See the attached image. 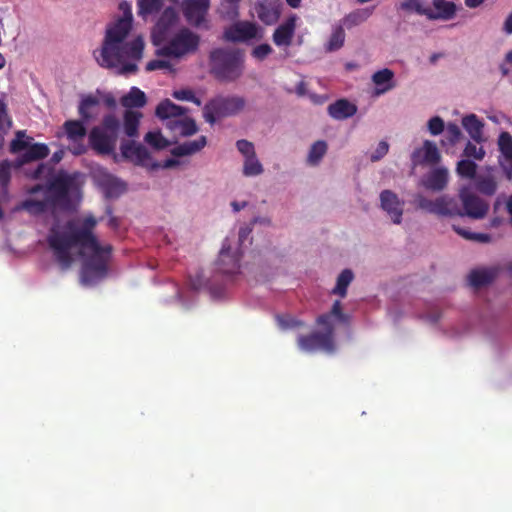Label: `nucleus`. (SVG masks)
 I'll use <instances>...</instances> for the list:
<instances>
[{"mask_svg": "<svg viewBox=\"0 0 512 512\" xmlns=\"http://www.w3.org/2000/svg\"><path fill=\"white\" fill-rule=\"evenodd\" d=\"M453 230L467 240H472L480 243H488L491 240V236L486 233H473L461 228L459 226L453 225Z\"/></svg>", "mask_w": 512, "mask_h": 512, "instance_id": "79ce46f5", "label": "nucleus"}, {"mask_svg": "<svg viewBox=\"0 0 512 512\" xmlns=\"http://www.w3.org/2000/svg\"><path fill=\"white\" fill-rule=\"evenodd\" d=\"M223 37L226 41L233 43L259 41L264 37V29L255 22L236 21L225 29Z\"/></svg>", "mask_w": 512, "mask_h": 512, "instance_id": "6e6552de", "label": "nucleus"}, {"mask_svg": "<svg viewBox=\"0 0 512 512\" xmlns=\"http://www.w3.org/2000/svg\"><path fill=\"white\" fill-rule=\"evenodd\" d=\"M97 224L94 216L83 219L81 227H75L72 221L67 223L68 232L51 230L48 236V244L53 251L55 260L62 270H67L74 262L71 249L75 246L83 250H89L92 255L87 257L81 268V281L85 285H92L102 280L108 271L111 245L101 246L93 229Z\"/></svg>", "mask_w": 512, "mask_h": 512, "instance_id": "f257e3e1", "label": "nucleus"}, {"mask_svg": "<svg viewBox=\"0 0 512 512\" xmlns=\"http://www.w3.org/2000/svg\"><path fill=\"white\" fill-rule=\"evenodd\" d=\"M272 47L267 44V43H264V44H260L258 46H256L252 52H251V55L257 59V60H264L268 55H270L272 53Z\"/></svg>", "mask_w": 512, "mask_h": 512, "instance_id": "603ef678", "label": "nucleus"}, {"mask_svg": "<svg viewBox=\"0 0 512 512\" xmlns=\"http://www.w3.org/2000/svg\"><path fill=\"white\" fill-rule=\"evenodd\" d=\"M448 183V171L445 168H436L422 179V185L431 191L439 192L445 189Z\"/></svg>", "mask_w": 512, "mask_h": 512, "instance_id": "412c9836", "label": "nucleus"}, {"mask_svg": "<svg viewBox=\"0 0 512 512\" xmlns=\"http://www.w3.org/2000/svg\"><path fill=\"white\" fill-rule=\"evenodd\" d=\"M236 147L238 151L245 157H250L252 155H255V148L252 142L241 139L236 142Z\"/></svg>", "mask_w": 512, "mask_h": 512, "instance_id": "3c124183", "label": "nucleus"}, {"mask_svg": "<svg viewBox=\"0 0 512 512\" xmlns=\"http://www.w3.org/2000/svg\"><path fill=\"white\" fill-rule=\"evenodd\" d=\"M24 137H25L24 131H18L16 133V138L13 139L10 144L11 152L17 153L22 150H27L28 146L30 145L29 141L32 140V138H28L27 140H25Z\"/></svg>", "mask_w": 512, "mask_h": 512, "instance_id": "49530a36", "label": "nucleus"}, {"mask_svg": "<svg viewBox=\"0 0 512 512\" xmlns=\"http://www.w3.org/2000/svg\"><path fill=\"white\" fill-rule=\"evenodd\" d=\"M414 204L418 209L427 211L438 216L454 217L458 214V202L448 196L438 197L436 200H430L420 193L414 195Z\"/></svg>", "mask_w": 512, "mask_h": 512, "instance_id": "1a4fd4ad", "label": "nucleus"}, {"mask_svg": "<svg viewBox=\"0 0 512 512\" xmlns=\"http://www.w3.org/2000/svg\"><path fill=\"white\" fill-rule=\"evenodd\" d=\"M327 152V143L325 141H316L310 148L307 162L310 165H318Z\"/></svg>", "mask_w": 512, "mask_h": 512, "instance_id": "e433bc0d", "label": "nucleus"}, {"mask_svg": "<svg viewBox=\"0 0 512 512\" xmlns=\"http://www.w3.org/2000/svg\"><path fill=\"white\" fill-rule=\"evenodd\" d=\"M210 7V0H184L182 4L183 15L187 22L200 27Z\"/></svg>", "mask_w": 512, "mask_h": 512, "instance_id": "2eb2a0df", "label": "nucleus"}, {"mask_svg": "<svg viewBox=\"0 0 512 512\" xmlns=\"http://www.w3.org/2000/svg\"><path fill=\"white\" fill-rule=\"evenodd\" d=\"M39 192H44V195L46 196V185L36 184L28 191L29 194H36Z\"/></svg>", "mask_w": 512, "mask_h": 512, "instance_id": "0e129e2a", "label": "nucleus"}, {"mask_svg": "<svg viewBox=\"0 0 512 512\" xmlns=\"http://www.w3.org/2000/svg\"><path fill=\"white\" fill-rule=\"evenodd\" d=\"M414 204L418 209L427 211L438 216L454 217L458 214V202L448 196L438 197L436 200H430L420 193L414 195Z\"/></svg>", "mask_w": 512, "mask_h": 512, "instance_id": "9d476101", "label": "nucleus"}, {"mask_svg": "<svg viewBox=\"0 0 512 512\" xmlns=\"http://www.w3.org/2000/svg\"><path fill=\"white\" fill-rule=\"evenodd\" d=\"M503 30L506 34H512V12L506 18Z\"/></svg>", "mask_w": 512, "mask_h": 512, "instance_id": "e2e57ef3", "label": "nucleus"}, {"mask_svg": "<svg viewBox=\"0 0 512 512\" xmlns=\"http://www.w3.org/2000/svg\"><path fill=\"white\" fill-rule=\"evenodd\" d=\"M331 314L325 313L317 317L316 323L325 328L324 332L332 331V337H334V327L331 323Z\"/></svg>", "mask_w": 512, "mask_h": 512, "instance_id": "13d9d810", "label": "nucleus"}, {"mask_svg": "<svg viewBox=\"0 0 512 512\" xmlns=\"http://www.w3.org/2000/svg\"><path fill=\"white\" fill-rule=\"evenodd\" d=\"M345 41V31L342 25L335 27L329 41L326 45V50L329 52L339 50Z\"/></svg>", "mask_w": 512, "mask_h": 512, "instance_id": "58836bf2", "label": "nucleus"}, {"mask_svg": "<svg viewBox=\"0 0 512 512\" xmlns=\"http://www.w3.org/2000/svg\"><path fill=\"white\" fill-rule=\"evenodd\" d=\"M200 44L198 34L188 28L180 29L165 45L157 50V55L180 58L197 51Z\"/></svg>", "mask_w": 512, "mask_h": 512, "instance_id": "0eeeda50", "label": "nucleus"}, {"mask_svg": "<svg viewBox=\"0 0 512 512\" xmlns=\"http://www.w3.org/2000/svg\"><path fill=\"white\" fill-rule=\"evenodd\" d=\"M424 161L429 164H436L440 161V153L436 144L428 140L424 142Z\"/></svg>", "mask_w": 512, "mask_h": 512, "instance_id": "37998d69", "label": "nucleus"}, {"mask_svg": "<svg viewBox=\"0 0 512 512\" xmlns=\"http://www.w3.org/2000/svg\"><path fill=\"white\" fill-rule=\"evenodd\" d=\"M241 255L238 251L232 252L230 241L226 238L216 262L217 269L223 274H234L239 271Z\"/></svg>", "mask_w": 512, "mask_h": 512, "instance_id": "ddd939ff", "label": "nucleus"}, {"mask_svg": "<svg viewBox=\"0 0 512 512\" xmlns=\"http://www.w3.org/2000/svg\"><path fill=\"white\" fill-rule=\"evenodd\" d=\"M119 9L123 15L107 26L102 46L94 51V56L101 67L115 69L118 75L135 74L136 62L142 59L145 44L140 36L125 42L132 29L133 16L129 3L121 2Z\"/></svg>", "mask_w": 512, "mask_h": 512, "instance_id": "f03ea898", "label": "nucleus"}, {"mask_svg": "<svg viewBox=\"0 0 512 512\" xmlns=\"http://www.w3.org/2000/svg\"><path fill=\"white\" fill-rule=\"evenodd\" d=\"M381 208L390 216L394 224H400L403 216L404 202L391 190L380 193Z\"/></svg>", "mask_w": 512, "mask_h": 512, "instance_id": "dca6fc26", "label": "nucleus"}, {"mask_svg": "<svg viewBox=\"0 0 512 512\" xmlns=\"http://www.w3.org/2000/svg\"><path fill=\"white\" fill-rule=\"evenodd\" d=\"M120 149L123 157L136 163L143 164L149 159V152L146 147L142 144H136L134 141L122 143Z\"/></svg>", "mask_w": 512, "mask_h": 512, "instance_id": "b1692460", "label": "nucleus"}, {"mask_svg": "<svg viewBox=\"0 0 512 512\" xmlns=\"http://www.w3.org/2000/svg\"><path fill=\"white\" fill-rule=\"evenodd\" d=\"M170 67V63L165 61V60H151L149 61L147 64H146V67H145V70L147 72H151V71H155V70H158V69H165V68H169Z\"/></svg>", "mask_w": 512, "mask_h": 512, "instance_id": "bf43d9fd", "label": "nucleus"}, {"mask_svg": "<svg viewBox=\"0 0 512 512\" xmlns=\"http://www.w3.org/2000/svg\"><path fill=\"white\" fill-rule=\"evenodd\" d=\"M166 128L175 135L187 137L194 135L198 131V127L194 119L184 115L179 119H172L166 122Z\"/></svg>", "mask_w": 512, "mask_h": 512, "instance_id": "6ab92c4d", "label": "nucleus"}, {"mask_svg": "<svg viewBox=\"0 0 512 512\" xmlns=\"http://www.w3.org/2000/svg\"><path fill=\"white\" fill-rule=\"evenodd\" d=\"M162 5V0H138V14L141 16H147L158 13L161 10Z\"/></svg>", "mask_w": 512, "mask_h": 512, "instance_id": "ea45409f", "label": "nucleus"}, {"mask_svg": "<svg viewBox=\"0 0 512 512\" xmlns=\"http://www.w3.org/2000/svg\"><path fill=\"white\" fill-rule=\"evenodd\" d=\"M389 150V144L386 141H380L376 150L372 153L370 159L372 162L382 159Z\"/></svg>", "mask_w": 512, "mask_h": 512, "instance_id": "4d7b16f0", "label": "nucleus"}, {"mask_svg": "<svg viewBox=\"0 0 512 512\" xmlns=\"http://www.w3.org/2000/svg\"><path fill=\"white\" fill-rule=\"evenodd\" d=\"M188 112V109L179 105H176L169 99L161 101L155 110V114L162 120L172 121V119H179Z\"/></svg>", "mask_w": 512, "mask_h": 512, "instance_id": "aec40b11", "label": "nucleus"}, {"mask_svg": "<svg viewBox=\"0 0 512 512\" xmlns=\"http://www.w3.org/2000/svg\"><path fill=\"white\" fill-rule=\"evenodd\" d=\"M49 152L48 146L44 143L29 145L27 150L17 159L15 167L19 168L29 162L42 160L49 155Z\"/></svg>", "mask_w": 512, "mask_h": 512, "instance_id": "4be33fe9", "label": "nucleus"}, {"mask_svg": "<svg viewBox=\"0 0 512 512\" xmlns=\"http://www.w3.org/2000/svg\"><path fill=\"white\" fill-rule=\"evenodd\" d=\"M297 344L305 352L322 350L327 353H333L335 351V341L331 330L328 332H313L308 335H299Z\"/></svg>", "mask_w": 512, "mask_h": 512, "instance_id": "f8f14e48", "label": "nucleus"}, {"mask_svg": "<svg viewBox=\"0 0 512 512\" xmlns=\"http://www.w3.org/2000/svg\"><path fill=\"white\" fill-rule=\"evenodd\" d=\"M462 125L467 131L469 136L476 142H481L483 139L484 124L475 114H469L462 119Z\"/></svg>", "mask_w": 512, "mask_h": 512, "instance_id": "c756f323", "label": "nucleus"}, {"mask_svg": "<svg viewBox=\"0 0 512 512\" xmlns=\"http://www.w3.org/2000/svg\"><path fill=\"white\" fill-rule=\"evenodd\" d=\"M276 320L281 329L300 328L304 323L290 315H277Z\"/></svg>", "mask_w": 512, "mask_h": 512, "instance_id": "de8ad7c7", "label": "nucleus"}, {"mask_svg": "<svg viewBox=\"0 0 512 512\" xmlns=\"http://www.w3.org/2000/svg\"><path fill=\"white\" fill-rule=\"evenodd\" d=\"M354 278L353 272L350 269H344L337 278V283L332 293L345 297L347 294V288Z\"/></svg>", "mask_w": 512, "mask_h": 512, "instance_id": "72a5a7b5", "label": "nucleus"}, {"mask_svg": "<svg viewBox=\"0 0 512 512\" xmlns=\"http://www.w3.org/2000/svg\"><path fill=\"white\" fill-rule=\"evenodd\" d=\"M394 72L388 68H384L375 72L372 81L376 85V94H383L395 87L393 83Z\"/></svg>", "mask_w": 512, "mask_h": 512, "instance_id": "bb28decb", "label": "nucleus"}, {"mask_svg": "<svg viewBox=\"0 0 512 512\" xmlns=\"http://www.w3.org/2000/svg\"><path fill=\"white\" fill-rule=\"evenodd\" d=\"M11 178V164L9 161L4 160L0 163V184L6 187Z\"/></svg>", "mask_w": 512, "mask_h": 512, "instance_id": "864d4df0", "label": "nucleus"}, {"mask_svg": "<svg viewBox=\"0 0 512 512\" xmlns=\"http://www.w3.org/2000/svg\"><path fill=\"white\" fill-rule=\"evenodd\" d=\"M298 16L291 14L273 32L272 40L278 47H289L292 44Z\"/></svg>", "mask_w": 512, "mask_h": 512, "instance_id": "f3484780", "label": "nucleus"}, {"mask_svg": "<svg viewBox=\"0 0 512 512\" xmlns=\"http://www.w3.org/2000/svg\"><path fill=\"white\" fill-rule=\"evenodd\" d=\"M221 15L226 20H236L239 17V3H227L222 5Z\"/></svg>", "mask_w": 512, "mask_h": 512, "instance_id": "8fccbe9b", "label": "nucleus"}, {"mask_svg": "<svg viewBox=\"0 0 512 512\" xmlns=\"http://www.w3.org/2000/svg\"><path fill=\"white\" fill-rule=\"evenodd\" d=\"M264 171L261 162L256 154L245 158L243 164V175L246 177L258 176Z\"/></svg>", "mask_w": 512, "mask_h": 512, "instance_id": "4c0bfd02", "label": "nucleus"}, {"mask_svg": "<svg viewBox=\"0 0 512 512\" xmlns=\"http://www.w3.org/2000/svg\"><path fill=\"white\" fill-rule=\"evenodd\" d=\"M328 114L336 120H344L352 117L357 112L356 105L349 102L347 99H339L330 104L327 108Z\"/></svg>", "mask_w": 512, "mask_h": 512, "instance_id": "393cba45", "label": "nucleus"}, {"mask_svg": "<svg viewBox=\"0 0 512 512\" xmlns=\"http://www.w3.org/2000/svg\"><path fill=\"white\" fill-rule=\"evenodd\" d=\"M207 144V139L205 136H200L199 138L191 141H186L182 144L175 146L171 150V154L175 157H182L195 154L202 150Z\"/></svg>", "mask_w": 512, "mask_h": 512, "instance_id": "a878e982", "label": "nucleus"}, {"mask_svg": "<svg viewBox=\"0 0 512 512\" xmlns=\"http://www.w3.org/2000/svg\"><path fill=\"white\" fill-rule=\"evenodd\" d=\"M477 165L471 160H461L457 164V173L466 178H474L476 175Z\"/></svg>", "mask_w": 512, "mask_h": 512, "instance_id": "a18cd8bd", "label": "nucleus"}, {"mask_svg": "<svg viewBox=\"0 0 512 512\" xmlns=\"http://www.w3.org/2000/svg\"><path fill=\"white\" fill-rule=\"evenodd\" d=\"M141 117H142V114L138 111L126 110L124 112L123 128H124V133L128 137H130V138L138 137V134H139L138 128H139Z\"/></svg>", "mask_w": 512, "mask_h": 512, "instance_id": "2f4dec72", "label": "nucleus"}, {"mask_svg": "<svg viewBox=\"0 0 512 512\" xmlns=\"http://www.w3.org/2000/svg\"><path fill=\"white\" fill-rule=\"evenodd\" d=\"M81 199L80 186L74 176L60 172L46 184V196L42 200L26 199L15 207L32 216L46 212L55 215L58 210L70 211Z\"/></svg>", "mask_w": 512, "mask_h": 512, "instance_id": "7ed1b4c3", "label": "nucleus"}, {"mask_svg": "<svg viewBox=\"0 0 512 512\" xmlns=\"http://www.w3.org/2000/svg\"><path fill=\"white\" fill-rule=\"evenodd\" d=\"M44 169H45V165L39 164L38 167L31 174V178H33V179L41 178V176L43 175Z\"/></svg>", "mask_w": 512, "mask_h": 512, "instance_id": "69168bd1", "label": "nucleus"}, {"mask_svg": "<svg viewBox=\"0 0 512 512\" xmlns=\"http://www.w3.org/2000/svg\"><path fill=\"white\" fill-rule=\"evenodd\" d=\"M462 208L458 205V214L454 216H468L472 219H482L486 216L489 206L479 196L473 193L470 188L464 187L459 192Z\"/></svg>", "mask_w": 512, "mask_h": 512, "instance_id": "9b49d317", "label": "nucleus"}, {"mask_svg": "<svg viewBox=\"0 0 512 512\" xmlns=\"http://www.w3.org/2000/svg\"><path fill=\"white\" fill-rule=\"evenodd\" d=\"M254 11L263 24L271 26L278 22L282 4L278 0H257L254 4Z\"/></svg>", "mask_w": 512, "mask_h": 512, "instance_id": "4468645a", "label": "nucleus"}, {"mask_svg": "<svg viewBox=\"0 0 512 512\" xmlns=\"http://www.w3.org/2000/svg\"><path fill=\"white\" fill-rule=\"evenodd\" d=\"M428 129L432 135H439L444 130V121L439 117H432L428 121Z\"/></svg>", "mask_w": 512, "mask_h": 512, "instance_id": "6e6d98bb", "label": "nucleus"}, {"mask_svg": "<svg viewBox=\"0 0 512 512\" xmlns=\"http://www.w3.org/2000/svg\"><path fill=\"white\" fill-rule=\"evenodd\" d=\"M172 96L179 101H189L197 106H201L202 104L201 100L195 96L194 92L191 89L175 90L172 93Z\"/></svg>", "mask_w": 512, "mask_h": 512, "instance_id": "09e8293b", "label": "nucleus"}, {"mask_svg": "<svg viewBox=\"0 0 512 512\" xmlns=\"http://www.w3.org/2000/svg\"><path fill=\"white\" fill-rule=\"evenodd\" d=\"M447 132H448V134L450 136V140L452 142L457 141L461 136V131H460L459 127L454 123H450L448 125Z\"/></svg>", "mask_w": 512, "mask_h": 512, "instance_id": "680f3d73", "label": "nucleus"}, {"mask_svg": "<svg viewBox=\"0 0 512 512\" xmlns=\"http://www.w3.org/2000/svg\"><path fill=\"white\" fill-rule=\"evenodd\" d=\"M245 106L246 100L244 97L218 95L205 104L203 117L206 122L213 125L218 119L237 115Z\"/></svg>", "mask_w": 512, "mask_h": 512, "instance_id": "423d86ee", "label": "nucleus"}, {"mask_svg": "<svg viewBox=\"0 0 512 512\" xmlns=\"http://www.w3.org/2000/svg\"><path fill=\"white\" fill-rule=\"evenodd\" d=\"M498 145L505 161L512 169V135L508 132H502L498 139Z\"/></svg>", "mask_w": 512, "mask_h": 512, "instance_id": "f704fd0d", "label": "nucleus"}, {"mask_svg": "<svg viewBox=\"0 0 512 512\" xmlns=\"http://www.w3.org/2000/svg\"><path fill=\"white\" fill-rule=\"evenodd\" d=\"M494 269H474L468 276L470 286L479 289L493 282L496 277Z\"/></svg>", "mask_w": 512, "mask_h": 512, "instance_id": "cd10ccee", "label": "nucleus"}, {"mask_svg": "<svg viewBox=\"0 0 512 512\" xmlns=\"http://www.w3.org/2000/svg\"><path fill=\"white\" fill-rule=\"evenodd\" d=\"M104 104L108 107V108H115L116 107V100L115 98L108 94L104 97Z\"/></svg>", "mask_w": 512, "mask_h": 512, "instance_id": "338daca9", "label": "nucleus"}, {"mask_svg": "<svg viewBox=\"0 0 512 512\" xmlns=\"http://www.w3.org/2000/svg\"><path fill=\"white\" fill-rule=\"evenodd\" d=\"M89 145L98 155H110L115 151L117 141L93 127L88 135Z\"/></svg>", "mask_w": 512, "mask_h": 512, "instance_id": "a211bd4d", "label": "nucleus"}, {"mask_svg": "<svg viewBox=\"0 0 512 512\" xmlns=\"http://www.w3.org/2000/svg\"><path fill=\"white\" fill-rule=\"evenodd\" d=\"M374 9L375 7H366L359 8L350 12L342 19L343 26L350 29L354 26L362 24L373 14Z\"/></svg>", "mask_w": 512, "mask_h": 512, "instance_id": "7c9ffc66", "label": "nucleus"}, {"mask_svg": "<svg viewBox=\"0 0 512 512\" xmlns=\"http://www.w3.org/2000/svg\"><path fill=\"white\" fill-rule=\"evenodd\" d=\"M210 61L212 73L221 81H234L242 75L243 59L238 51L215 49Z\"/></svg>", "mask_w": 512, "mask_h": 512, "instance_id": "39448f33", "label": "nucleus"}, {"mask_svg": "<svg viewBox=\"0 0 512 512\" xmlns=\"http://www.w3.org/2000/svg\"><path fill=\"white\" fill-rule=\"evenodd\" d=\"M120 103L127 110L132 108L144 107L147 103V97L145 93L137 87H132L130 91L121 97Z\"/></svg>", "mask_w": 512, "mask_h": 512, "instance_id": "c85d7f7f", "label": "nucleus"}, {"mask_svg": "<svg viewBox=\"0 0 512 512\" xmlns=\"http://www.w3.org/2000/svg\"><path fill=\"white\" fill-rule=\"evenodd\" d=\"M464 152H465L466 156H469V157L473 156V157H475L476 159H479V160L482 159L483 156H484L483 149L482 148L478 149L475 145H473L471 143H468L466 145Z\"/></svg>", "mask_w": 512, "mask_h": 512, "instance_id": "052dcab7", "label": "nucleus"}, {"mask_svg": "<svg viewBox=\"0 0 512 512\" xmlns=\"http://www.w3.org/2000/svg\"><path fill=\"white\" fill-rule=\"evenodd\" d=\"M434 10L428 8V19L430 20H450L456 14V5L447 0H433Z\"/></svg>", "mask_w": 512, "mask_h": 512, "instance_id": "5701e85b", "label": "nucleus"}, {"mask_svg": "<svg viewBox=\"0 0 512 512\" xmlns=\"http://www.w3.org/2000/svg\"><path fill=\"white\" fill-rule=\"evenodd\" d=\"M476 189L487 196L496 192L497 184L491 176L479 177L476 181Z\"/></svg>", "mask_w": 512, "mask_h": 512, "instance_id": "a19ab883", "label": "nucleus"}, {"mask_svg": "<svg viewBox=\"0 0 512 512\" xmlns=\"http://www.w3.org/2000/svg\"><path fill=\"white\" fill-rule=\"evenodd\" d=\"M428 8L423 6V0H403L398 6V10L406 13H416L428 18Z\"/></svg>", "mask_w": 512, "mask_h": 512, "instance_id": "c9c22d12", "label": "nucleus"}, {"mask_svg": "<svg viewBox=\"0 0 512 512\" xmlns=\"http://www.w3.org/2000/svg\"><path fill=\"white\" fill-rule=\"evenodd\" d=\"M95 128L100 129L104 134L117 141L121 123L114 114H107L103 117L101 124L99 126H95Z\"/></svg>", "mask_w": 512, "mask_h": 512, "instance_id": "473e14b6", "label": "nucleus"}, {"mask_svg": "<svg viewBox=\"0 0 512 512\" xmlns=\"http://www.w3.org/2000/svg\"><path fill=\"white\" fill-rule=\"evenodd\" d=\"M99 104L100 100L96 96L92 94L83 96L78 106V113L81 119L64 122L63 130L70 143L69 150L73 155L80 156L87 152L88 147L84 144V139L87 135L85 124L93 118L91 109Z\"/></svg>", "mask_w": 512, "mask_h": 512, "instance_id": "20e7f679", "label": "nucleus"}, {"mask_svg": "<svg viewBox=\"0 0 512 512\" xmlns=\"http://www.w3.org/2000/svg\"><path fill=\"white\" fill-rule=\"evenodd\" d=\"M506 209L508 214L510 215V222L512 223V195L509 196L507 202H506Z\"/></svg>", "mask_w": 512, "mask_h": 512, "instance_id": "774afa93", "label": "nucleus"}, {"mask_svg": "<svg viewBox=\"0 0 512 512\" xmlns=\"http://www.w3.org/2000/svg\"><path fill=\"white\" fill-rule=\"evenodd\" d=\"M144 140L150 146L156 149H164L168 146V141L162 136L159 131H150L148 132Z\"/></svg>", "mask_w": 512, "mask_h": 512, "instance_id": "c03bdc74", "label": "nucleus"}, {"mask_svg": "<svg viewBox=\"0 0 512 512\" xmlns=\"http://www.w3.org/2000/svg\"><path fill=\"white\" fill-rule=\"evenodd\" d=\"M328 314H331V317L337 318V320L342 323H347L349 320V316L343 313L341 302L339 300H336L333 303L332 308Z\"/></svg>", "mask_w": 512, "mask_h": 512, "instance_id": "5fc2aeb1", "label": "nucleus"}]
</instances>
